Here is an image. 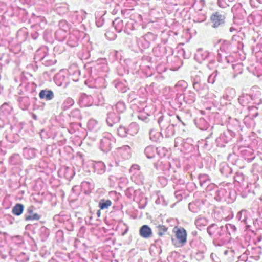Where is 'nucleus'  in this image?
Listing matches in <instances>:
<instances>
[{"label":"nucleus","mask_w":262,"mask_h":262,"mask_svg":"<svg viewBox=\"0 0 262 262\" xmlns=\"http://www.w3.org/2000/svg\"><path fill=\"white\" fill-rule=\"evenodd\" d=\"M182 99L183 100L184 102L186 104L191 105L195 101L196 95L194 92L191 91H188L184 93L183 95L177 96L175 100L180 103L179 107H181L183 105V103L181 102H179V100H181Z\"/></svg>","instance_id":"nucleus-8"},{"label":"nucleus","mask_w":262,"mask_h":262,"mask_svg":"<svg viewBox=\"0 0 262 262\" xmlns=\"http://www.w3.org/2000/svg\"><path fill=\"white\" fill-rule=\"evenodd\" d=\"M23 154L28 159H32L36 156L35 150L31 148H24L23 149Z\"/></svg>","instance_id":"nucleus-37"},{"label":"nucleus","mask_w":262,"mask_h":262,"mask_svg":"<svg viewBox=\"0 0 262 262\" xmlns=\"http://www.w3.org/2000/svg\"><path fill=\"white\" fill-rule=\"evenodd\" d=\"M158 148L153 146H148L144 150V154L148 159L152 158L155 157L156 152H158Z\"/></svg>","instance_id":"nucleus-32"},{"label":"nucleus","mask_w":262,"mask_h":262,"mask_svg":"<svg viewBox=\"0 0 262 262\" xmlns=\"http://www.w3.org/2000/svg\"><path fill=\"white\" fill-rule=\"evenodd\" d=\"M256 90V93L253 94H243L238 98V102L239 104L243 106H246L251 101H255L254 103L259 104L261 102V100L259 99V96L260 92L258 90V88L256 86H253L252 88V91H254Z\"/></svg>","instance_id":"nucleus-4"},{"label":"nucleus","mask_w":262,"mask_h":262,"mask_svg":"<svg viewBox=\"0 0 262 262\" xmlns=\"http://www.w3.org/2000/svg\"><path fill=\"white\" fill-rule=\"evenodd\" d=\"M189 210L193 213H197L200 210V208L195 202L190 203L188 205Z\"/></svg>","instance_id":"nucleus-57"},{"label":"nucleus","mask_w":262,"mask_h":262,"mask_svg":"<svg viewBox=\"0 0 262 262\" xmlns=\"http://www.w3.org/2000/svg\"><path fill=\"white\" fill-rule=\"evenodd\" d=\"M168 63L171 64L170 69L177 70L182 65V61L178 56L170 57L168 58Z\"/></svg>","instance_id":"nucleus-20"},{"label":"nucleus","mask_w":262,"mask_h":262,"mask_svg":"<svg viewBox=\"0 0 262 262\" xmlns=\"http://www.w3.org/2000/svg\"><path fill=\"white\" fill-rule=\"evenodd\" d=\"M226 14L222 11L213 12L210 16L212 27L214 28L222 27L225 24Z\"/></svg>","instance_id":"nucleus-7"},{"label":"nucleus","mask_w":262,"mask_h":262,"mask_svg":"<svg viewBox=\"0 0 262 262\" xmlns=\"http://www.w3.org/2000/svg\"><path fill=\"white\" fill-rule=\"evenodd\" d=\"M113 111H116L117 113L120 115L124 113L126 110L125 103L122 101H118L115 105L112 106Z\"/></svg>","instance_id":"nucleus-27"},{"label":"nucleus","mask_w":262,"mask_h":262,"mask_svg":"<svg viewBox=\"0 0 262 262\" xmlns=\"http://www.w3.org/2000/svg\"><path fill=\"white\" fill-rule=\"evenodd\" d=\"M16 260L18 262H27L29 260V256L26 253L21 252L16 256Z\"/></svg>","instance_id":"nucleus-56"},{"label":"nucleus","mask_w":262,"mask_h":262,"mask_svg":"<svg viewBox=\"0 0 262 262\" xmlns=\"http://www.w3.org/2000/svg\"><path fill=\"white\" fill-rule=\"evenodd\" d=\"M39 97L41 99H45L46 101H50L54 97V93L50 90H42L39 93Z\"/></svg>","instance_id":"nucleus-24"},{"label":"nucleus","mask_w":262,"mask_h":262,"mask_svg":"<svg viewBox=\"0 0 262 262\" xmlns=\"http://www.w3.org/2000/svg\"><path fill=\"white\" fill-rule=\"evenodd\" d=\"M230 47V44L229 41L224 40L222 42L216 55V59L219 62L226 64L234 61V57L231 55L229 52Z\"/></svg>","instance_id":"nucleus-2"},{"label":"nucleus","mask_w":262,"mask_h":262,"mask_svg":"<svg viewBox=\"0 0 262 262\" xmlns=\"http://www.w3.org/2000/svg\"><path fill=\"white\" fill-rule=\"evenodd\" d=\"M224 227L225 228V231L227 234V242L230 239V235H233L235 233L236 231V227L231 224H227L225 226H224Z\"/></svg>","instance_id":"nucleus-28"},{"label":"nucleus","mask_w":262,"mask_h":262,"mask_svg":"<svg viewBox=\"0 0 262 262\" xmlns=\"http://www.w3.org/2000/svg\"><path fill=\"white\" fill-rule=\"evenodd\" d=\"M234 181L238 183H242L244 180V175L241 172H236L234 177Z\"/></svg>","instance_id":"nucleus-61"},{"label":"nucleus","mask_w":262,"mask_h":262,"mask_svg":"<svg viewBox=\"0 0 262 262\" xmlns=\"http://www.w3.org/2000/svg\"><path fill=\"white\" fill-rule=\"evenodd\" d=\"M157 36L151 32H148L144 36L141 37V40H146V42L144 45L145 48H148L150 43L157 39Z\"/></svg>","instance_id":"nucleus-22"},{"label":"nucleus","mask_w":262,"mask_h":262,"mask_svg":"<svg viewBox=\"0 0 262 262\" xmlns=\"http://www.w3.org/2000/svg\"><path fill=\"white\" fill-rule=\"evenodd\" d=\"M47 54L48 53L45 48H42L39 49L35 52L34 59L36 60L37 61L41 62Z\"/></svg>","instance_id":"nucleus-29"},{"label":"nucleus","mask_w":262,"mask_h":262,"mask_svg":"<svg viewBox=\"0 0 262 262\" xmlns=\"http://www.w3.org/2000/svg\"><path fill=\"white\" fill-rule=\"evenodd\" d=\"M112 205V202L110 200L101 199L99 202V207L101 209L108 208Z\"/></svg>","instance_id":"nucleus-50"},{"label":"nucleus","mask_w":262,"mask_h":262,"mask_svg":"<svg viewBox=\"0 0 262 262\" xmlns=\"http://www.w3.org/2000/svg\"><path fill=\"white\" fill-rule=\"evenodd\" d=\"M165 166L167 170L165 171L164 173L167 176V179L173 181L174 183H178L180 180L179 174L173 169H171L170 164L169 162L165 164Z\"/></svg>","instance_id":"nucleus-13"},{"label":"nucleus","mask_w":262,"mask_h":262,"mask_svg":"<svg viewBox=\"0 0 262 262\" xmlns=\"http://www.w3.org/2000/svg\"><path fill=\"white\" fill-rule=\"evenodd\" d=\"M210 53L202 48L198 49L195 53L194 58L198 62L201 63L209 57Z\"/></svg>","instance_id":"nucleus-16"},{"label":"nucleus","mask_w":262,"mask_h":262,"mask_svg":"<svg viewBox=\"0 0 262 262\" xmlns=\"http://www.w3.org/2000/svg\"><path fill=\"white\" fill-rule=\"evenodd\" d=\"M139 126L136 122H132L127 128L128 135L131 136L136 135L139 132Z\"/></svg>","instance_id":"nucleus-31"},{"label":"nucleus","mask_w":262,"mask_h":262,"mask_svg":"<svg viewBox=\"0 0 262 262\" xmlns=\"http://www.w3.org/2000/svg\"><path fill=\"white\" fill-rule=\"evenodd\" d=\"M97 125V121L94 119L90 120L88 123V125L90 129H94Z\"/></svg>","instance_id":"nucleus-64"},{"label":"nucleus","mask_w":262,"mask_h":262,"mask_svg":"<svg viewBox=\"0 0 262 262\" xmlns=\"http://www.w3.org/2000/svg\"><path fill=\"white\" fill-rule=\"evenodd\" d=\"M217 188L218 187L216 185L214 184L211 183L207 185L206 190L207 192H209L211 193L214 192Z\"/></svg>","instance_id":"nucleus-63"},{"label":"nucleus","mask_w":262,"mask_h":262,"mask_svg":"<svg viewBox=\"0 0 262 262\" xmlns=\"http://www.w3.org/2000/svg\"><path fill=\"white\" fill-rule=\"evenodd\" d=\"M248 110H249V114L248 116L250 118H254L256 117L258 115V112H257V108L256 106H249L248 107Z\"/></svg>","instance_id":"nucleus-55"},{"label":"nucleus","mask_w":262,"mask_h":262,"mask_svg":"<svg viewBox=\"0 0 262 262\" xmlns=\"http://www.w3.org/2000/svg\"><path fill=\"white\" fill-rule=\"evenodd\" d=\"M149 115L145 113H142L139 114L138 116L139 120L145 122L147 123L150 121L149 118Z\"/></svg>","instance_id":"nucleus-60"},{"label":"nucleus","mask_w":262,"mask_h":262,"mask_svg":"<svg viewBox=\"0 0 262 262\" xmlns=\"http://www.w3.org/2000/svg\"><path fill=\"white\" fill-rule=\"evenodd\" d=\"M188 84L184 80H180L178 81L175 85V89L177 91L183 92L187 87Z\"/></svg>","instance_id":"nucleus-44"},{"label":"nucleus","mask_w":262,"mask_h":262,"mask_svg":"<svg viewBox=\"0 0 262 262\" xmlns=\"http://www.w3.org/2000/svg\"><path fill=\"white\" fill-rule=\"evenodd\" d=\"M24 209V205L23 204L17 203L13 207L12 213L15 215L19 216L23 213Z\"/></svg>","instance_id":"nucleus-36"},{"label":"nucleus","mask_w":262,"mask_h":262,"mask_svg":"<svg viewBox=\"0 0 262 262\" xmlns=\"http://www.w3.org/2000/svg\"><path fill=\"white\" fill-rule=\"evenodd\" d=\"M41 62L46 66H50L55 64L56 62V60L52 59V57L48 53L42 60Z\"/></svg>","instance_id":"nucleus-45"},{"label":"nucleus","mask_w":262,"mask_h":262,"mask_svg":"<svg viewBox=\"0 0 262 262\" xmlns=\"http://www.w3.org/2000/svg\"><path fill=\"white\" fill-rule=\"evenodd\" d=\"M115 142L116 139L111 134L104 133L100 141V149L104 152H108L112 149Z\"/></svg>","instance_id":"nucleus-5"},{"label":"nucleus","mask_w":262,"mask_h":262,"mask_svg":"<svg viewBox=\"0 0 262 262\" xmlns=\"http://www.w3.org/2000/svg\"><path fill=\"white\" fill-rule=\"evenodd\" d=\"M75 102L74 100L71 97L67 98L63 102L61 105V109L63 111H66L72 107Z\"/></svg>","instance_id":"nucleus-38"},{"label":"nucleus","mask_w":262,"mask_h":262,"mask_svg":"<svg viewBox=\"0 0 262 262\" xmlns=\"http://www.w3.org/2000/svg\"><path fill=\"white\" fill-rule=\"evenodd\" d=\"M157 234L159 236H162L167 233L168 228L164 225H158L156 227Z\"/></svg>","instance_id":"nucleus-52"},{"label":"nucleus","mask_w":262,"mask_h":262,"mask_svg":"<svg viewBox=\"0 0 262 262\" xmlns=\"http://www.w3.org/2000/svg\"><path fill=\"white\" fill-rule=\"evenodd\" d=\"M195 125L201 130H205L209 126L207 121L202 117L196 118L194 120Z\"/></svg>","instance_id":"nucleus-25"},{"label":"nucleus","mask_w":262,"mask_h":262,"mask_svg":"<svg viewBox=\"0 0 262 262\" xmlns=\"http://www.w3.org/2000/svg\"><path fill=\"white\" fill-rule=\"evenodd\" d=\"M237 217L239 221L246 223L247 220V211L246 210H242L237 214Z\"/></svg>","instance_id":"nucleus-58"},{"label":"nucleus","mask_w":262,"mask_h":262,"mask_svg":"<svg viewBox=\"0 0 262 262\" xmlns=\"http://www.w3.org/2000/svg\"><path fill=\"white\" fill-rule=\"evenodd\" d=\"M6 138L10 143H15L19 140V135L17 134H7Z\"/></svg>","instance_id":"nucleus-46"},{"label":"nucleus","mask_w":262,"mask_h":262,"mask_svg":"<svg viewBox=\"0 0 262 262\" xmlns=\"http://www.w3.org/2000/svg\"><path fill=\"white\" fill-rule=\"evenodd\" d=\"M219 72L217 70H215L208 78V82L209 83L213 84L216 81L219 80L218 75Z\"/></svg>","instance_id":"nucleus-51"},{"label":"nucleus","mask_w":262,"mask_h":262,"mask_svg":"<svg viewBox=\"0 0 262 262\" xmlns=\"http://www.w3.org/2000/svg\"><path fill=\"white\" fill-rule=\"evenodd\" d=\"M70 117L73 121L80 120L82 119L80 111L78 109H74L71 111Z\"/></svg>","instance_id":"nucleus-39"},{"label":"nucleus","mask_w":262,"mask_h":262,"mask_svg":"<svg viewBox=\"0 0 262 262\" xmlns=\"http://www.w3.org/2000/svg\"><path fill=\"white\" fill-rule=\"evenodd\" d=\"M93 103V98L91 95L81 94L78 99V104L81 107L91 106Z\"/></svg>","instance_id":"nucleus-15"},{"label":"nucleus","mask_w":262,"mask_h":262,"mask_svg":"<svg viewBox=\"0 0 262 262\" xmlns=\"http://www.w3.org/2000/svg\"><path fill=\"white\" fill-rule=\"evenodd\" d=\"M130 147L128 146H125L119 148L120 153L124 156V159H128L130 158Z\"/></svg>","instance_id":"nucleus-41"},{"label":"nucleus","mask_w":262,"mask_h":262,"mask_svg":"<svg viewBox=\"0 0 262 262\" xmlns=\"http://www.w3.org/2000/svg\"><path fill=\"white\" fill-rule=\"evenodd\" d=\"M120 120V115L116 114L112 110L107 113L106 122L108 126L113 127L115 124L119 123Z\"/></svg>","instance_id":"nucleus-14"},{"label":"nucleus","mask_w":262,"mask_h":262,"mask_svg":"<svg viewBox=\"0 0 262 262\" xmlns=\"http://www.w3.org/2000/svg\"><path fill=\"white\" fill-rule=\"evenodd\" d=\"M9 162L11 165H16L20 162V156L18 154H13L10 158Z\"/></svg>","instance_id":"nucleus-49"},{"label":"nucleus","mask_w":262,"mask_h":262,"mask_svg":"<svg viewBox=\"0 0 262 262\" xmlns=\"http://www.w3.org/2000/svg\"><path fill=\"white\" fill-rule=\"evenodd\" d=\"M113 26L118 32H121L125 27H124L123 21L119 18H117L113 21Z\"/></svg>","instance_id":"nucleus-33"},{"label":"nucleus","mask_w":262,"mask_h":262,"mask_svg":"<svg viewBox=\"0 0 262 262\" xmlns=\"http://www.w3.org/2000/svg\"><path fill=\"white\" fill-rule=\"evenodd\" d=\"M228 127H230V126H229ZM235 135L236 133L234 130H232L230 128H228L226 130L221 134L220 137L216 139V142L217 144H220L221 142L227 143L231 141Z\"/></svg>","instance_id":"nucleus-10"},{"label":"nucleus","mask_w":262,"mask_h":262,"mask_svg":"<svg viewBox=\"0 0 262 262\" xmlns=\"http://www.w3.org/2000/svg\"><path fill=\"white\" fill-rule=\"evenodd\" d=\"M227 193L226 189L218 187L214 192L211 193L210 195H212L216 201L220 202L225 199Z\"/></svg>","instance_id":"nucleus-19"},{"label":"nucleus","mask_w":262,"mask_h":262,"mask_svg":"<svg viewBox=\"0 0 262 262\" xmlns=\"http://www.w3.org/2000/svg\"><path fill=\"white\" fill-rule=\"evenodd\" d=\"M33 209L34 207L32 206L27 209V212L24 215L25 221H38L40 219L41 216L40 215L37 213H34Z\"/></svg>","instance_id":"nucleus-17"},{"label":"nucleus","mask_w":262,"mask_h":262,"mask_svg":"<svg viewBox=\"0 0 262 262\" xmlns=\"http://www.w3.org/2000/svg\"><path fill=\"white\" fill-rule=\"evenodd\" d=\"M173 232L179 243L182 245H185L187 242V232L183 227H175L173 229Z\"/></svg>","instance_id":"nucleus-11"},{"label":"nucleus","mask_w":262,"mask_h":262,"mask_svg":"<svg viewBox=\"0 0 262 262\" xmlns=\"http://www.w3.org/2000/svg\"><path fill=\"white\" fill-rule=\"evenodd\" d=\"M160 134L162 137L165 136L166 138H170L172 137L174 134V127L172 123L169 125L165 129L160 131Z\"/></svg>","instance_id":"nucleus-26"},{"label":"nucleus","mask_w":262,"mask_h":262,"mask_svg":"<svg viewBox=\"0 0 262 262\" xmlns=\"http://www.w3.org/2000/svg\"><path fill=\"white\" fill-rule=\"evenodd\" d=\"M220 171L225 177H228L232 173V168L226 164H223L220 166Z\"/></svg>","instance_id":"nucleus-30"},{"label":"nucleus","mask_w":262,"mask_h":262,"mask_svg":"<svg viewBox=\"0 0 262 262\" xmlns=\"http://www.w3.org/2000/svg\"><path fill=\"white\" fill-rule=\"evenodd\" d=\"M95 171L99 174H102L105 172L106 167L102 162H98L94 165Z\"/></svg>","instance_id":"nucleus-35"},{"label":"nucleus","mask_w":262,"mask_h":262,"mask_svg":"<svg viewBox=\"0 0 262 262\" xmlns=\"http://www.w3.org/2000/svg\"><path fill=\"white\" fill-rule=\"evenodd\" d=\"M117 134L120 137H126L128 135L127 128L122 125H120L117 129Z\"/></svg>","instance_id":"nucleus-54"},{"label":"nucleus","mask_w":262,"mask_h":262,"mask_svg":"<svg viewBox=\"0 0 262 262\" xmlns=\"http://www.w3.org/2000/svg\"><path fill=\"white\" fill-rule=\"evenodd\" d=\"M230 2L228 0H217V5L222 8H226L230 7Z\"/></svg>","instance_id":"nucleus-59"},{"label":"nucleus","mask_w":262,"mask_h":262,"mask_svg":"<svg viewBox=\"0 0 262 262\" xmlns=\"http://www.w3.org/2000/svg\"><path fill=\"white\" fill-rule=\"evenodd\" d=\"M165 49L164 48V45L158 46L153 49V53L156 56L162 57L164 56V52Z\"/></svg>","instance_id":"nucleus-40"},{"label":"nucleus","mask_w":262,"mask_h":262,"mask_svg":"<svg viewBox=\"0 0 262 262\" xmlns=\"http://www.w3.org/2000/svg\"><path fill=\"white\" fill-rule=\"evenodd\" d=\"M139 234L144 238H150L152 236V230L149 226L147 225H143L139 230Z\"/></svg>","instance_id":"nucleus-21"},{"label":"nucleus","mask_w":262,"mask_h":262,"mask_svg":"<svg viewBox=\"0 0 262 262\" xmlns=\"http://www.w3.org/2000/svg\"><path fill=\"white\" fill-rule=\"evenodd\" d=\"M158 123L161 131L171 124L170 116L161 115L158 119Z\"/></svg>","instance_id":"nucleus-18"},{"label":"nucleus","mask_w":262,"mask_h":262,"mask_svg":"<svg viewBox=\"0 0 262 262\" xmlns=\"http://www.w3.org/2000/svg\"><path fill=\"white\" fill-rule=\"evenodd\" d=\"M226 98L229 100L236 96L235 90L232 88H227L225 90Z\"/></svg>","instance_id":"nucleus-43"},{"label":"nucleus","mask_w":262,"mask_h":262,"mask_svg":"<svg viewBox=\"0 0 262 262\" xmlns=\"http://www.w3.org/2000/svg\"><path fill=\"white\" fill-rule=\"evenodd\" d=\"M194 258L198 261L203 260L205 258L204 252L200 251H198L194 255Z\"/></svg>","instance_id":"nucleus-62"},{"label":"nucleus","mask_w":262,"mask_h":262,"mask_svg":"<svg viewBox=\"0 0 262 262\" xmlns=\"http://www.w3.org/2000/svg\"><path fill=\"white\" fill-rule=\"evenodd\" d=\"M224 226H219L212 224L207 228L208 234L210 237H213V243L215 246H222L227 243V236Z\"/></svg>","instance_id":"nucleus-1"},{"label":"nucleus","mask_w":262,"mask_h":262,"mask_svg":"<svg viewBox=\"0 0 262 262\" xmlns=\"http://www.w3.org/2000/svg\"><path fill=\"white\" fill-rule=\"evenodd\" d=\"M114 86L118 91L122 93L126 92L128 89L127 86H125L122 82L118 80H115L114 81Z\"/></svg>","instance_id":"nucleus-47"},{"label":"nucleus","mask_w":262,"mask_h":262,"mask_svg":"<svg viewBox=\"0 0 262 262\" xmlns=\"http://www.w3.org/2000/svg\"><path fill=\"white\" fill-rule=\"evenodd\" d=\"M194 140L191 138H187L183 140L182 146L187 151H191L194 149Z\"/></svg>","instance_id":"nucleus-23"},{"label":"nucleus","mask_w":262,"mask_h":262,"mask_svg":"<svg viewBox=\"0 0 262 262\" xmlns=\"http://www.w3.org/2000/svg\"><path fill=\"white\" fill-rule=\"evenodd\" d=\"M231 12L233 14V20L234 21L237 20H243L246 18L247 15L246 11L242 7L240 3L235 4L232 7Z\"/></svg>","instance_id":"nucleus-9"},{"label":"nucleus","mask_w":262,"mask_h":262,"mask_svg":"<svg viewBox=\"0 0 262 262\" xmlns=\"http://www.w3.org/2000/svg\"><path fill=\"white\" fill-rule=\"evenodd\" d=\"M193 89L198 92L199 95L203 98L208 94V90L204 82L203 73L199 71L192 79Z\"/></svg>","instance_id":"nucleus-3"},{"label":"nucleus","mask_w":262,"mask_h":262,"mask_svg":"<svg viewBox=\"0 0 262 262\" xmlns=\"http://www.w3.org/2000/svg\"><path fill=\"white\" fill-rule=\"evenodd\" d=\"M137 26V23H136L134 20L130 19L126 22L124 31L127 34H129V31L136 29Z\"/></svg>","instance_id":"nucleus-34"},{"label":"nucleus","mask_w":262,"mask_h":262,"mask_svg":"<svg viewBox=\"0 0 262 262\" xmlns=\"http://www.w3.org/2000/svg\"><path fill=\"white\" fill-rule=\"evenodd\" d=\"M199 183L201 186H205L207 182H210V180L209 176L207 174H200L198 177Z\"/></svg>","instance_id":"nucleus-48"},{"label":"nucleus","mask_w":262,"mask_h":262,"mask_svg":"<svg viewBox=\"0 0 262 262\" xmlns=\"http://www.w3.org/2000/svg\"><path fill=\"white\" fill-rule=\"evenodd\" d=\"M79 40V32L74 30L69 33L67 37V45L71 47H75L78 46Z\"/></svg>","instance_id":"nucleus-12"},{"label":"nucleus","mask_w":262,"mask_h":262,"mask_svg":"<svg viewBox=\"0 0 262 262\" xmlns=\"http://www.w3.org/2000/svg\"><path fill=\"white\" fill-rule=\"evenodd\" d=\"M208 224V220L204 217L199 216L195 221V225L198 227L205 226Z\"/></svg>","instance_id":"nucleus-42"},{"label":"nucleus","mask_w":262,"mask_h":262,"mask_svg":"<svg viewBox=\"0 0 262 262\" xmlns=\"http://www.w3.org/2000/svg\"><path fill=\"white\" fill-rule=\"evenodd\" d=\"M12 111V107L8 103H5L0 107V112L4 115L10 114Z\"/></svg>","instance_id":"nucleus-53"},{"label":"nucleus","mask_w":262,"mask_h":262,"mask_svg":"<svg viewBox=\"0 0 262 262\" xmlns=\"http://www.w3.org/2000/svg\"><path fill=\"white\" fill-rule=\"evenodd\" d=\"M260 253L261 251L259 247L252 248L251 252H250L249 250H247L245 252L239 257V259L240 260L245 262H252V260L257 261L260 258L259 254Z\"/></svg>","instance_id":"nucleus-6"}]
</instances>
